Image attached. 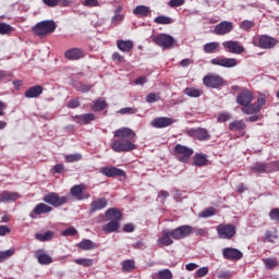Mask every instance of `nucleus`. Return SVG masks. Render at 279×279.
<instances>
[{"label": "nucleus", "instance_id": "nucleus-1", "mask_svg": "<svg viewBox=\"0 0 279 279\" xmlns=\"http://www.w3.org/2000/svg\"><path fill=\"white\" fill-rule=\"evenodd\" d=\"M114 137L111 142V149L117 154L121 151H134L136 149V144H134V138H136V133L130 128H121L114 132Z\"/></svg>", "mask_w": 279, "mask_h": 279}, {"label": "nucleus", "instance_id": "nucleus-2", "mask_svg": "<svg viewBox=\"0 0 279 279\" xmlns=\"http://www.w3.org/2000/svg\"><path fill=\"white\" fill-rule=\"evenodd\" d=\"M32 31L39 38H45V36H49V34H53V32H56V22L52 20L38 22L33 26Z\"/></svg>", "mask_w": 279, "mask_h": 279}, {"label": "nucleus", "instance_id": "nucleus-3", "mask_svg": "<svg viewBox=\"0 0 279 279\" xmlns=\"http://www.w3.org/2000/svg\"><path fill=\"white\" fill-rule=\"evenodd\" d=\"M44 202L46 204H50L54 208H60V206H64V204H69V196H60L56 192H50L44 196Z\"/></svg>", "mask_w": 279, "mask_h": 279}, {"label": "nucleus", "instance_id": "nucleus-4", "mask_svg": "<svg viewBox=\"0 0 279 279\" xmlns=\"http://www.w3.org/2000/svg\"><path fill=\"white\" fill-rule=\"evenodd\" d=\"M277 44L278 41L276 38L267 35H260L253 38L254 47H259V49H272Z\"/></svg>", "mask_w": 279, "mask_h": 279}, {"label": "nucleus", "instance_id": "nucleus-5", "mask_svg": "<svg viewBox=\"0 0 279 279\" xmlns=\"http://www.w3.org/2000/svg\"><path fill=\"white\" fill-rule=\"evenodd\" d=\"M153 40L158 47H162V49H173V47H175V39L168 34L157 35Z\"/></svg>", "mask_w": 279, "mask_h": 279}, {"label": "nucleus", "instance_id": "nucleus-6", "mask_svg": "<svg viewBox=\"0 0 279 279\" xmlns=\"http://www.w3.org/2000/svg\"><path fill=\"white\" fill-rule=\"evenodd\" d=\"M203 84L207 88H221L226 84V81L219 74H207L203 78Z\"/></svg>", "mask_w": 279, "mask_h": 279}, {"label": "nucleus", "instance_id": "nucleus-7", "mask_svg": "<svg viewBox=\"0 0 279 279\" xmlns=\"http://www.w3.org/2000/svg\"><path fill=\"white\" fill-rule=\"evenodd\" d=\"M174 155L180 162H187L189 158L193 156V148H189V146H184L182 144H177L174 146Z\"/></svg>", "mask_w": 279, "mask_h": 279}, {"label": "nucleus", "instance_id": "nucleus-8", "mask_svg": "<svg viewBox=\"0 0 279 279\" xmlns=\"http://www.w3.org/2000/svg\"><path fill=\"white\" fill-rule=\"evenodd\" d=\"M214 66H222L225 69H234L239 62L234 58L217 57L210 60Z\"/></svg>", "mask_w": 279, "mask_h": 279}, {"label": "nucleus", "instance_id": "nucleus-9", "mask_svg": "<svg viewBox=\"0 0 279 279\" xmlns=\"http://www.w3.org/2000/svg\"><path fill=\"white\" fill-rule=\"evenodd\" d=\"M70 195L75 197L78 202L88 199L90 197V194L86 193V185L84 183L72 186L70 190Z\"/></svg>", "mask_w": 279, "mask_h": 279}, {"label": "nucleus", "instance_id": "nucleus-10", "mask_svg": "<svg viewBox=\"0 0 279 279\" xmlns=\"http://www.w3.org/2000/svg\"><path fill=\"white\" fill-rule=\"evenodd\" d=\"M216 230L219 239H232L236 234V228L233 225H219Z\"/></svg>", "mask_w": 279, "mask_h": 279}, {"label": "nucleus", "instance_id": "nucleus-11", "mask_svg": "<svg viewBox=\"0 0 279 279\" xmlns=\"http://www.w3.org/2000/svg\"><path fill=\"white\" fill-rule=\"evenodd\" d=\"M193 232V227L191 226H181L171 231V236L174 241H180L182 239H186Z\"/></svg>", "mask_w": 279, "mask_h": 279}, {"label": "nucleus", "instance_id": "nucleus-12", "mask_svg": "<svg viewBox=\"0 0 279 279\" xmlns=\"http://www.w3.org/2000/svg\"><path fill=\"white\" fill-rule=\"evenodd\" d=\"M232 29H234L232 22L222 21L215 26L214 34H216V36H226V34H230Z\"/></svg>", "mask_w": 279, "mask_h": 279}, {"label": "nucleus", "instance_id": "nucleus-13", "mask_svg": "<svg viewBox=\"0 0 279 279\" xmlns=\"http://www.w3.org/2000/svg\"><path fill=\"white\" fill-rule=\"evenodd\" d=\"M222 47L223 49L229 51V53L241 54L243 53V51H245V48L241 46L239 41H234V40L223 41Z\"/></svg>", "mask_w": 279, "mask_h": 279}, {"label": "nucleus", "instance_id": "nucleus-14", "mask_svg": "<svg viewBox=\"0 0 279 279\" xmlns=\"http://www.w3.org/2000/svg\"><path fill=\"white\" fill-rule=\"evenodd\" d=\"M100 173L107 178H125V171L117 167H105L100 169Z\"/></svg>", "mask_w": 279, "mask_h": 279}, {"label": "nucleus", "instance_id": "nucleus-15", "mask_svg": "<svg viewBox=\"0 0 279 279\" xmlns=\"http://www.w3.org/2000/svg\"><path fill=\"white\" fill-rule=\"evenodd\" d=\"M222 256L227 260H241L243 258V252L238 248L226 247L222 250Z\"/></svg>", "mask_w": 279, "mask_h": 279}, {"label": "nucleus", "instance_id": "nucleus-16", "mask_svg": "<svg viewBox=\"0 0 279 279\" xmlns=\"http://www.w3.org/2000/svg\"><path fill=\"white\" fill-rule=\"evenodd\" d=\"M252 101H254V94L247 89L240 93L236 97V104L239 106H250Z\"/></svg>", "mask_w": 279, "mask_h": 279}, {"label": "nucleus", "instance_id": "nucleus-17", "mask_svg": "<svg viewBox=\"0 0 279 279\" xmlns=\"http://www.w3.org/2000/svg\"><path fill=\"white\" fill-rule=\"evenodd\" d=\"M157 245L159 247H169V245H173V239H171V230H162L161 236L157 240Z\"/></svg>", "mask_w": 279, "mask_h": 279}, {"label": "nucleus", "instance_id": "nucleus-18", "mask_svg": "<svg viewBox=\"0 0 279 279\" xmlns=\"http://www.w3.org/2000/svg\"><path fill=\"white\" fill-rule=\"evenodd\" d=\"M174 121L171 118L161 117V118H155L150 125L151 128L162 129V128H169V125H173Z\"/></svg>", "mask_w": 279, "mask_h": 279}, {"label": "nucleus", "instance_id": "nucleus-19", "mask_svg": "<svg viewBox=\"0 0 279 279\" xmlns=\"http://www.w3.org/2000/svg\"><path fill=\"white\" fill-rule=\"evenodd\" d=\"M108 206V199L106 197L96 198L89 205V213H97L104 210Z\"/></svg>", "mask_w": 279, "mask_h": 279}, {"label": "nucleus", "instance_id": "nucleus-20", "mask_svg": "<svg viewBox=\"0 0 279 279\" xmlns=\"http://www.w3.org/2000/svg\"><path fill=\"white\" fill-rule=\"evenodd\" d=\"M51 210H53V208L47 204L44 203H39L33 210V213H31V217L32 219H36L35 215H47V213H51Z\"/></svg>", "mask_w": 279, "mask_h": 279}, {"label": "nucleus", "instance_id": "nucleus-21", "mask_svg": "<svg viewBox=\"0 0 279 279\" xmlns=\"http://www.w3.org/2000/svg\"><path fill=\"white\" fill-rule=\"evenodd\" d=\"M66 60H81L84 58V50L81 48H71L64 52Z\"/></svg>", "mask_w": 279, "mask_h": 279}, {"label": "nucleus", "instance_id": "nucleus-22", "mask_svg": "<svg viewBox=\"0 0 279 279\" xmlns=\"http://www.w3.org/2000/svg\"><path fill=\"white\" fill-rule=\"evenodd\" d=\"M35 257L37 258L39 265H51V263H53V258L43 250L36 251Z\"/></svg>", "mask_w": 279, "mask_h": 279}, {"label": "nucleus", "instance_id": "nucleus-23", "mask_svg": "<svg viewBox=\"0 0 279 279\" xmlns=\"http://www.w3.org/2000/svg\"><path fill=\"white\" fill-rule=\"evenodd\" d=\"M191 136L196 138V141H208L210 138V134L206 129H195L190 131Z\"/></svg>", "mask_w": 279, "mask_h": 279}, {"label": "nucleus", "instance_id": "nucleus-24", "mask_svg": "<svg viewBox=\"0 0 279 279\" xmlns=\"http://www.w3.org/2000/svg\"><path fill=\"white\" fill-rule=\"evenodd\" d=\"M25 97L27 99H34L36 97H40V95H43V86L40 85H36L33 87H29L26 92H25Z\"/></svg>", "mask_w": 279, "mask_h": 279}, {"label": "nucleus", "instance_id": "nucleus-25", "mask_svg": "<svg viewBox=\"0 0 279 279\" xmlns=\"http://www.w3.org/2000/svg\"><path fill=\"white\" fill-rule=\"evenodd\" d=\"M133 14L138 16V19H145V16H149V14H151V9L146 5H137L133 10Z\"/></svg>", "mask_w": 279, "mask_h": 279}, {"label": "nucleus", "instance_id": "nucleus-26", "mask_svg": "<svg viewBox=\"0 0 279 279\" xmlns=\"http://www.w3.org/2000/svg\"><path fill=\"white\" fill-rule=\"evenodd\" d=\"M20 195L16 192H8L4 191L0 193V204L5 203V202H14L19 199Z\"/></svg>", "mask_w": 279, "mask_h": 279}, {"label": "nucleus", "instance_id": "nucleus-27", "mask_svg": "<svg viewBox=\"0 0 279 279\" xmlns=\"http://www.w3.org/2000/svg\"><path fill=\"white\" fill-rule=\"evenodd\" d=\"M117 47L120 49V51H123L124 53H130L131 49H134V43L132 40H118Z\"/></svg>", "mask_w": 279, "mask_h": 279}, {"label": "nucleus", "instance_id": "nucleus-28", "mask_svg": "<svg viewBox=\"0 0 279 279\" xmlns=\"http://www.w3.org/2000/svg\"><path fill=\"white\" fill-rule=\"evenodd\" d=\"M76 123H80L81 125H88L90 121H95V114L93 113H85L81 116L75 117Z\"/></svg>", "mask_w": 279, "mask_h": 279}, {"label": "nucleus", "instance_id": "nucleus-29", "mask_svg": "<svg viewBox=\"0 0 279 279\" xmlns=\"http://www.w3.org/2000/svg\"><path fill=\"white\" fill-rule=\"evenodd\" d=\"M204 53H217L219 51V43L211 41L203 46Z\"/></svg>", "mask_w": 279, "mask_h": 279}, {"label": "nucleus", "instance_id": "nucleus-30", "mask_svg": "<svg viewBox=\"0 0 279 279\" xmlns=\"http://www.w3.org/2000/svg\"><path fill=\"white\" fill-rule=\"evenodd\" d=\"M106 217L111 221H121V211L117 208H110L106 211Z\"/></svg>", "mask_w": 279, "mask_h": 279}, {"label": "nucleus", "instance_id": "nucleus-31", "mask_svg": "<svg viewBox=\"0 0 279 279\" xmlns=\"http://www.w3.org/2000/svg\"><path fill=\"white\" fill-rule=\"evenodd\" d=\"M121 12H123V5H119L114 10V15L111 17L112 25H119V23L123 21V14H121Z\"/></svg>", "mask_w": 279, "mask_h": 279}, {"label": "nucleus", "instance_id": "nucleus-32", "mask_svg": "<svg viewBox=\"0 0 279 279\" xmlns=\"http://www.w3.org/2000/svg\"><path fill=\"white\" fill-rule=\"evenodd\" d=\"M244 128L245 122L243 120H235L229 123V130H231V132H242Z\"/></svg>", "mask_w": 279, "mask_h": 279}, {"label": "nucleus", "instance_id": "nucleus-33", "mask_svg": "<svg viewBox=\"0 0 279 279\" xmlns=\"http://www.w3.org/2000/svg\"><path fill=\"white\" fill-rule=\"evenodd\" d=\"M241 111L244 114H256L257 112H260V107H256V105H246L241 108Z\"/></svg>", "mask_w": 279, "mask_h": 279}, {"label": "nucleus", "instance_id": "nucleus-34", "mask_svg": "<svg viewBox=\"0 0 279 279\" xmlns=\"http://www.w3.org/2000/svg\"><path fill=\"white\" fill-rule=\"evenodd\" d=\"M80 250L88 251V250H95L97 245L92 240H83L78 243Z\"/></svg>", "mask_w": 279, "mask_h": 279}, {"label": "nucleus", "instance_id": "nucleus-35", "mask_svg": "<svg viewBox=\"0 0 279 279\" xmlns=\"http://www.w3.org/2000/svg\"><path fill=\"white\" fill-rule=\"evenodd\" d=\"M206 162H208V157L204 154H196L194 156V165L196 167H204V165H206Z\"/></svg>", "mask_w": 279, "mask_h": 279}, {"label": "nucleus", "instance_id": "nucleus-36", "mask_svg": "<svg viewBox=\"0 0 279 279\" xmlns=\"http://www.w3.org/2000/svg\"><path fill=\"white\" fill-rule=\"evenodd\" d=\"M251 169L254 173H269L268 166L262 162L255 163Z\"/></svg>", "mask_w": 279, "mask_h": 279}, {"label": "nucleus", "instance_id": "nucleus-37", "mask_svg": "<svg viewBox=\"0 0 279 279\" xmlns=\"http://www.w3.org/2000/svg\"><path fill=\"white\" fill-rule=\"evenodd\" d=\"M53 236H54L53 231H46L45 233H37L35 235L37 241H41V242L51 241V239H53Z\"/></svg>", "mask_w": 279, "mask_h": 279}, {"label": "nucleus", "instance_id": "nucleus-38", "mask_svg": "<svg viewBox=\"0 0 279 279\" xmlns=\"http://www.w3.org/2000/svg\"><path fill=\"white\" fill-rule=\"evenodd\" d=\"M106 108V100L104 98H98L92 106L94 112H101Z\"/></svg>", "mask_w": 279, "mask_h": 279}, {"label": "nucleus", "instance_id": "nucleus-39", "mask_svg": "<svg viewBox=\"0 0 279 279\" xmlns=\"http://www.w3.org/2000/svg\"><path fill=\"white\" fill-rule=\"evenodd\" d=\"M154 22L157 25H171V23H173V20L166 15H159V16L155 17Z\"/></svg>", "mask_w": 279, "mask_h": 279}, {"label": "nucleus", "instance_id": "nucleus-40", "mask_svg": "<svg viewBox=\"0 0 279 279\" xmlns=\"http://www.w3.org/2000/svg\"><path fill=\"white\" fill-rule=\"evenodd\" d=\"M104 230L105 232H108V233L117 232V230H119V221L111 220L109 223H107L104 227Z\"/></svg>", "mask_w": 279, "mask_h": 279}, {"label": "nucleus", "instance_id": "nucleus-41", "mask_svg": "<svg viewBox=\"0 0 279 279\" xmlns=\"http://www.w3.org/2000/svg\"><path fill=\"white\" fill-rule=\"evenodd\" d=\"M14 32V28L7 23H1L0 22V35L1 36H8Z\"/></svg>", "mask_w": 279, "mask_h": 279}, {"label": "nucleus", "instance_id": "nucleus-42", "mask_svg": "<svg viewBox=\"0 0 279 279\" xmlns=\"http://www.w3.org/2000/svg\"><path fill=\"white\" fill-rule=\"evenodd\" d=\"M202 89L195 87H187L184 89V95H187V97H202Z\"/></svg>", "mask_w": 279, "mask_h": 279}, {"label": "nucleus", "instance_id": "nucleus-43", "mask_svg": "<svg viewBox=\"0 0 279 279\" xmlns=\"http://www.w3.org/2000/svg\"><path fill=\"white\" fill-rule=\"evenodd\" d=\"M135 267V263L132 259H126L122 263V271L124 272L134 271Z\"/></svg>", "mask_w": 279, "mask_h": 279}, {"label": "nucleus", "instance_id": "nucleus-44", "mask_svg": "<svg viewBox=\"0 0 279 279\" xmlns=\"http://www.w3.org/2000/svg\"><path fill=\"white\" fill-rule=\"evenodd\" d=\"M217 215V209L210 207L199 213L198 217L202 219H208V217H213Z\"/></svg>", "mask_w": 279, "mask_h": 279}, {"label": "nucleus", "instance_id": "nucleus-45", "mask_svg": "<svg viewBox=\"0 0 279 279\" xmlns=\"http://www.w3.org/2000/svg\"><path fill=\"white\" fill-rule=\"evenodd\" d=\"M64 160L65 162H80V160H82V154L75 153L71 155H65Z\"/></svg>", "mask_w": 279, "mask_h": 279}, {"label": "nucleus", "instance_id": "nucleus-46", "mask_svg": "<svg viewBox=\"0 0 279 279\" xmlns=\"http://www.w3.org/2000/svg\"><path fill=\"white\" fill-rule=\"evenodd\" d=\"M11 256H14V248L0 251V263H3V260H8V258H10Z\"/></svg>", "mask_w": 279, "mask_h": 279}, {"label": "nucleus", "instance_id": "nucleus-47", "mask_svg": "<svg viewBox=\"0 0 279 279\" xmlns=\"http://www.w3.org/2000/svg\"><path fill=\"white\" fill-rule=\"evenodd\" d=\"M74 263L76 265H82L83 267H93V259L90 258H78L75 259Z\"/></svg>", "mask_w": 279, "mask_h": 279}, {"label": "nucleus", "instance_id": "nucleus-48", "mask_svg": "<svg viewBox=\"0 0 279 279\" xmlns=\"http://www.w3.org/2000/svg\"><path fill=\"white\" fill-rule=\"evenodd\" d=\"M264 264L266 269H275V267H278V260H276V258H266L264 259Z\"/></svg>", "mask_w": 279, "mask_h": 279}, {"label": "nucleus", "instance_id": "nucleus-49", "mask_svg": "<svg viewBox=\"0 0 279 279\" xmlns=\"http://www.w3.org/2000/svg\"><path fill=\"white\" fill-rule=\"evenodd\" d=\"M254 22L250 21V20H244L243 22H241L240 24V29H243L244 32H250V29H252V27H254Z\"/></svg>", "mask_w": 279, "mask_h": 279}, {"label": "nucleus", "instance_id": "nucleus-50", "mask_svg": "<svg viewBox=\"0 0 279 279\" xmlns=\"http://www.w3.org/2000/svg\"><path fill=\"white\" fill-rule=\"evenodd\" d=\"M230 119H232V114L222 112L218 114L217 121L218 123H226V121H230Z\"/></svg>", "mask_w": 279, "mask_h": 279}, {"label": "nucleus", "instance_id": "nucleus-51", "mask_svg": "<svg viewBox=\"0 0 279 279\" xmlns=\"http://www.w3.org/2000/svg\"><path fill=\"white\" fill-rule=\"evenodd\" d=\"M77 234V229L70 227L61 232V236H75Z\"/></svg>", "mask_w": 279, "mask_h": 279}, {"label": "nucleus", "instance_id": "nucleus-52", "mask_svg": "<svg viewBox=\"0 0 279 279\" xmlns=\"http://www.w3.org/2000/svg\"><path fill=\"white\" fill-rule=\"evenodd\" d=\"M158 277L159 279H172L173 274H171V270L169 269H163L159 271Z\"/></svg>", "mask_w": 279, "mask_h": 279}, {"label": "nucleus", "instance_id": "nucleus-53", "mask_svg": "<svg viewBox=\"0 0 279 279\" xmlns=\"http://www.w3.org/2000/svg\"><path fill=\"white\" fill-rule=\"evenodd\" d=\"M269 218L271 221L279 222V208H274L269 211Z\"/></svg>", "mask_w": 279, "mask_h": 279}, {"label": "nucleus", "instance_id": "nucleus-54", "mask_svg": "<svg viewBox=\"0 0 279 279\" xmlns=\"http://www.w3.org/2000/svg\"><path fill=\"white\" fill-rule=\"evenodd\" d=\"M83 5L85 8H97L99 7V0H84Z\"/></svg>", "mask_w": 279, "mask_h": 279}, {"label": "nucleus", "instance_id": "nucleus-55", "mask_svg": "<svg viewBox=\"0 0 279 279\" xmlns=\"http://www.w3.org/2000/svg\"><path fill=\"white\" fill-rule=\"evenodd\" d=\"M217 278L218 279H230V278H232V272H230L228 270H221L218 272Z\"/></svg>", "mask_w": 279, "mask_h": 279}, {"label": "nucleus", "instance_id": "nucleus-56", "mask_svg": "<svg viewBox=\"0 0 279 279\" xmlns=\"http://www.w3.org/2000/svg\"><path fill=\"white\" fill-rule=\"evenodd\" d=\"M158 99H160V97L154 93H150L146 96L147 104H155V101H158Z\"/></svg>", "mask_w": 279, "mask_h": 279}, {"label": "nucleus", "instance_id": "nucleus-57", "mask_svg": "<svg viewBox=\"0 0 279 279\" xmlns=\"http://www.w3.org/2000/svg\"><path fill=\"white\" fill-rule=\"evenodd\" d=\"M120 114H136V109L131 107H125L119 110Z\"/></svg>", "mask_w": 279, "mask_h": 279}, {"label": "nucleus", "instance_id": "nucleus-58", "mask_svg": "<svg viewBox=\"0 0 279 279\" xmlns=\"http://www.w3.org/2000/svg\"><path fill=\"white\" fill-rule=\"evenodd\" d=\"M186 3L185 0H170L169 5L170 8H180L181 5H184Z\"/></svg>", "mask_w": 279, "mask_h": 279}, {"label": "nucleus", "instance_id": "nucleus-59", "mask_svg": "<svg viewBox=\"0 0 279 279\" xmlns=\"http://www.w3.org/2000/svg\"><path fill=\"white\" fill-rule=\"evenodd\" d=\"M43 3L48 8H57V5H60V0H43Z\"/></svg>", "mask_w": 279, "mask_h": 279}, {"label": "nucleus", "instance_id": "nucleus-60", "mask_svg": "<svg viewBox=\"0 0 279 279\" xmlns=\"http://www.w3.org/2000/svg\"><path fill=\"white\" fill-rule=\"evenodd\" d=\"M267 99L265 98V95H259L257 98V105H255L256 107H259V111L263 108V106H265Z\"/></svg>", "mask_w": 279, "mask_h": 279}, {"label": "nucleus", "instance_id": "nucleus-61", "mask_svg": "<svg viewBox=\"0 0 279 279\" xmlns=\"http://www.w3.org/2000/svg\"><path fill=\"white\" fill-rule=\"evenodd\" d=\"M208 275V267H202L197 270L196 276L198 278H204V276Z\"/></svg>", "mask_w": 279, "mask_h": 279}, {"label": "nucleus", "instance_id": "nucleus-62", "mask_svg": "<svg viewBox=\"0 0 279 279\" xmlns=\"http://www.w3.org/2000/svg\"><path fill=\"white\" fill-rule=\"evenodd\" d=\"M11 230L8 226H0V236H5V234H10Z\"/></svg>", "mask_w": 279, "mask_h": 279}, {"label": "nucleus", "instance_id": "nucleus-63", "mask_svg": "<svg viewBox=\"0 0 279 279\" xmlns=\"http://www.w3.org/2000/svg\"><path fill=\"white\" fill-rule=\"evenodd\" d=\"M268 166V173H271V171H279V163L272 162L267 165Z\"/></svg>", "mask_w": 279, "mask_h": 279}, {"label": "nucleus", "instance_id": "nucleus-64", "mask_svg": "<svg viewBox=\"0 0 279 279\" xmlns=\"http://www.w3.org/2000/svg\"><path fill=\"white\" fill-rule=\"evenodd\" d=\"M195 234L196 236H206V234H208V229H195Z\"/></svg>", "mask_w": 279, "mask_h": 279}]
</instances>
